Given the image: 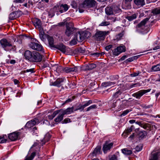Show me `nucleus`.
Wrapping results in <instances>:
<instances>
[{"label": "nucleus", "mask_w": 160, "mask_h": 160, "mask_svg": "<svg viewBox=\"0 0 160 160\" xmlns=\"http://www.w3.org/2000/svg\"><path fill=\"white\" fill-rule=\"evenodd\" d=\"M78 68L77 67L73 68L66 67L63 69V70L66 73L71 72L77 71Z\"/></svg>", "instance_id": "19"}, {"label": "nucleus", "mask_w": 160, "mask_h": 160, "mask_svg": "<svg viewBox=\"0 0 160 160\" xmlns=\"http://www.w3.org/2000/svg\"><path fill=\"white\" fill-rule=\"evenodd\" d=\"M9 19L11 20H13L17 18L14 12L11 13L9 15Z\"/></svg>", "instance_id": "37"}, {"label": "nucleus", "mask_w": 160, "mask_h": 160, "mask_svg": "<svg viewBox=\"0 0 160 160\" xmlns=\"http://www.w3.org/2000/svg\"><path fill=\"white\" fill-rule=\"evenodd\" d=\"M96 3L95 0H85L84 2L80 5V7L84 8L87 7H92L96 6Z\"/></svg>", "instance_id": "4"}, {"label": "nucleus", "mask_w": 160, "mask_h": 160, "mask_svg": "<svg viewBox=\"0 0 160 160\" xmlns=\"http://www.w3.org/2000/svg\"><path fill=\"white\" fill-rule=\"evenodd\" d=\"M49 65L47 63H43V65H42V68H45L49 67Z\"/></svg>", "instance_id": "56"}, {"label": "nucleus", "mask_w": 160, "mask_h": 160, "mask_svg": "<svg viewBox=\"0 0 160 160\" xmlns=\"http://www.w3.org/2000/svg\"><path fill=\"white\" fill-rule=\"evenodd\" d=\"M112 6L114 14L118 13L121 12V9L120 8V6L119 5L113 4L112 5Z\"/></svg>", "instance_id": "24"}, {"label": "nucleus", "mask_w": 160, "mask_h": 160, "mask_svg": "<svg viewBox=\"0 0 160 160\" xmlns=\"http://www.w3.org/2000/svg\"><path fill=\"white\" fill-rule=\"evenodd\" d=\"M70 122V119H69V118H66L65 119H64V120L62 122V124H64V123H66L68 122Z\"/></svg>", "instance_id": "51"}, {"label": "nucleus", "mask_w": 160, "mask_h": 160, "mask_svg": "<svg viewBox=\"0 0 160 160\" xmlns=\"http://www.w3.org/2000/svg\"><path fill=\"white\" fill-rule=\"evenodd\" d=\"M90 34V33L88 31L78 32L75 35L74 38L78 42H81L89 37Z\"/></svg>", "instance_id": "1"}, {"label": "nucleus", "mask_w": 160, "mask_h": 160, "mask_svg": "<svg viewBox=\"0 0 160 160\" xmlns=\"http://www.w3.org/2000/svg\"><path fill=\"white\" fill-rule=\"evenodd\" d=\"M105 12L107 14L111 15L114 14L113 11V8L112 6L111 7H107L105 9Z\"/></svg>", "instance_id": "25"}, {"label": "nucleus", "mask_w": 160, "mask_h": 160, "mask_svg": "<svg viewBox=\"0 0 160 160\" xmlns=\"http://www.w3.org/2000/svg\"><path fill=\"white\" fill-rule=\"evenodd\" d=\"M152 105H148V106H146L145 105H143L142 106V107H143V108H144L147 109V108H151L152 107Z\"/></svg>", "instance_id": "58"}, {"label": "nucleus", "mask_w": 160, "mask_h": 160, "mask_svg": "<svg viewBox=\"0 0 160 160\" xmlns=\"http://www.w3.org/2000/svg\"><path fill=\"white\" fill-rule=\"evenodd\" d=\"M146 134V132L145 131H141L139 132V134L141 137H144Z\"/></svg>", "instance_id": "52"}, {"label": "nucleus", "mask_w": 160, "mask_h": 160, "mask_svg": "<svg viewBox=\"0 0 160 160\" xmlns=\"http://www.w3.org/2000/svg\"><path fill=\"white\" fill-rule=\"evenodd\" d=\"M78 51L79 52L81 53H83L85 52V51L82 48H80L78 49Z\"/></svg>", "instance_id": "63"}, {"label": "nucleus", "mask_w": 160, "mask_h": 160, "mask_svg": "<svg viewBox=\"0 0 160 160\" xmlns=\"http://www.w3.org/2000/svg\"><path fill=\"white\" fill-rule=\"evenodd\" d=\"M112 47V45H109L106 46L105 48V49L106 50L108 51Z\"/></svg>", "instance_id": "54"}, {"label": "nucleus", "mask_w": 160, "mask_h": 160, "mask_svg": "<svg viewBox=\"0 0 160 160\" xmlns=\"http://www.w3.org/2000/svg\"><path fill=\"white\" fill-rule=\"evenodd\" d=\"M60 112L57 117L54 119V121L56 122H60L63 119L64 115L62 111H61Z\"/></svg>", "instance_id": "20"}, {"label": "nucleus", "mask_w": 160, "mask_h": 160, "mask_svg": "<svg viewBox=\"0 0 160 160\" xmlns=\"http://www.w3.org/2000/svg\"><path fill=\"white\" fill-rule=\"evenodd\" d=\"M62 109H60L54 111L53 113L52 114V116L54 118L55 117L59 112L61 111Z\"/></svg>", "instance_id": "48"}, {"label": "nucleus", "mask_w": 160, "mask_h": 160, "mask_svg": "<svg viewBox=\"0 0 160 160\" xmlns=\"http://www.w3.org/2000/svg\"><path fill=\"white\" fill-rule=\"evenodd\" d=\"M54 48H56L64 53L66 51V47L62 43H60L56 46L55 45Z\"/></svg>", "instance_id": "15"}, {"label": "nucleus", "mask_w": 160, "mask_h": 160, "mask_svg": "<svg viewBox=\"0 0 160 160\" xmlns=\"http://www.w3.org/2000/svg\"><path fill=\"white\" fill-rule=\"evenodd\" d=\"M32 62H40L42 58V55L38 52H33Z\"/></svg>", "instance_id": "6"}, {"label": "nucleus", "mask_w": 160, "mask_h": 160, "mask_svg": "<svg viewBox=\"0 0 160 160\" xmlns=\"http://www.w3.org/2000/svg\"><path fill=\"white\" fill-rule=\"evenodd\" d=\"M71 5L72 8H75L77 7V4L75 2H72L71 3Z\"/></svg>", "instance_id": "53"}, {"label": "nucleus", "mask_w": 160, "mask_h": 160, "mask_svg": "<svg viewBox=\"0 0 160 160\" xmlns=\"http://www.w3.org/2000/svg\"><path fill=\"white\" fill-rule=\"evenodd\" d=\"M121 93L122 92L120 90H118L113 95V97L114 98H118Z\"/></svg>", "instance_id": "40"}, {"label": "nucleus", "mask_w": 160, "mask_h": 160, "mask_svg": "<svg viewBox=\"0 0 160 160\" xmlns=\"http://www.w3.org/2000/svg\"><path fill=\"white\" fill-rule=\"evenodd\" d=\"M141 73V72L139 71H138L136 72H134L130 74V76L131 77H135L138 76L139 74Z\"/></svg>", "instance_id": "43"}, {"label": "nucleus", "mask_w": 160, "mask_h": 160, "mask_svg": "<svg viewBox=\"0 0 160 160\" xmlns=\"http://www.w3.org/2000/svg\"><path fill=\"white\" fill-rule=\"evenodd\" d=\"M159 155V152H157L154 154H152L149 160H158V157Z\"/></svg>", "instance_id": "30"}, {"label": "nucleus", "mask_w": 160, "mask_h": 160, "mask_svg": "<svg viewBox=\"0 0 160 160\" xmlns=\"http://www.w3.org/2000/svg\"><path fill=\"white\" fill-rule=\"evenodd\" d=\"M77 40L74 38L70 42V44L71 45H73L76 44L77 43Z\"/></svg>", "instance_id": "44"}, {"label": "nucleus", "mask_w": 160, "mask_h": 160, "mask_svg": "<svg viewBox=\"0 0 160 160\" xmlns=\"http://www.w3.org/2000/svg\"><path fill=\"white\" fill-rule=\"evenodd\" d=\"M142 146L141 145L137 146L135 148V149L137 152H139L142 149Z\"/></svg>", "instance_id": "46"}, {"label": "nucleus", "mask_w": 160, "mask_h": 160, "mask_svg": "<svg viewBox=\"0 0 160 160\" xmlns=\"http://www.w3.org/2000/svg\"><path fill=\"white\" fill-rule=\"evenodd\" d=\"M152 71L158 72L160 71V64L153 66L151 68Z\"/></svg>", "instance_id": "31"}, {"label": "nucleus", "mask_w": 160, "mask_h": 160, "mask_svg": "<svg viewBox=\"0 0 160 160\" xmlns=\"http://www.w3.org/2000/svg\"><path fill=\"white\" fill-rule=\"evenodd\" d=\"M32 22L36 28L38 29L39 31L43 29L42 27L41 21L40 19L35 18L33 20Z\"/></svg>", "instance_id": "11"}, {"label": "nucleus", "mask_w": 160, "mask_h": 160, "mask_svg": "<svg viewBox=\"0 0 160 160\" xmlns=\"http://www.w3.org/2000/svg\"><path fill=\"white\" fill-rule=\"evenodd\" d=\"M135 4L139 7L143 6L145 4L144 0H133Z\"/></svg>", "instance_id": "23"}, {"label": "nucleus", "mask_w": 160, "mask_h": 160, "mask_svg": "<svg viewBox=\"0 0 160 160\" xmlns=\"http://www.w3.org/2000/svg\"><path fill=\"white\" fill-rule=\"evenodd\" d=\"M34 68H31L30 69H27L26 70H25L24 71V72H30L31 73H33V72H34Z\"/></svg>", "instance_id": "50"}, {"label": "nucleus", "mask_w": 160, "mask_h": 160, "mask_svg": "<svg viewBox=\"0 0 160 160\" xmlns=\"http://www.w3.org/2000/svg\"><path fill=\"white\" fill-rule=\"evenodd\" d=\"M97 108V106L95 105H93L88 108L86 109V111H88L90 110L96 108Z\"/></svg>", "instance_id": "42"}, {"label": "nucleus", "mask_w": 160, "mask_h": 160, "mask_svg": "<svg viewBox=\"0 0 160 160\" xmlns=\"http://www.w3.org/2000/svg\"><path fill=\"white\" fill-rule=\"evenodd\" d=\"M109 31H98L95 33L93 37L97 41L103 40L106 36L109 33Z\"/></svg>", "instance_id": "2"}, {"label": "nucleus", "mask_w": 160, "mask_h": 160, "mask_svg": "<svg viewBox=\"0 0 160 160\" xmlns=\"http://www.w3.org/2000/svg\"><path fill=\"white\" fill-rule=\"evenodd\" d=\"M152 15L151 13L150 14L149 16V18H147L142 20L140 23L138 24L136 26L137 28H142L143 26H144L147 22L148 21L149 19L151 18L153 19V18L152 17Z\"/></svg>", "instance_id": "12"}, {"label": "nucleus", "mask_w": 160, "mask_h": 160, "mask_svg": "<svg viewBox=\"0 0 160 160\" xmlns=\"http://www.w3.org/2000/svg\"><path fill=\"white\" fill-rule=\"evenodd\" d=\"M29 47L32 49L38 51H41L42 49V46L35 42H32L29 44Z\"/></svg>", "instance_id": "8"}, {"label": "nucleus", "mask_w": 160, "mask_h": 160, "mask_svg": "<svg viewBox=\"0 0 160 160\" xmlns=\"http://www.w3.org/2000/svg\"><path fill=\"white\" fill-rule=\"evenodd\" d=\"M110 160H117V158L116 156L115 155H113L111 157Z\"/></svg>", "instance_id": "64"}, {"label": "nucleus", "mask_w": 160, "mask_h": 160, "mask_svg": "<svg viewBox=\"0 0 160 160\" xmlns=\"http://www.w3.org/2000/svg\"><path fill=\"white\" fill-rule=\"evenodd\" d=\"M119 76L118 75H114L110 77V79L112 81V82H115L116 84L118 82V80L119 78Z\"/></svg>", "instance_id": "35"}, {"label": "nucleus", "mask_w": 160, "mask_h": 160, "mask_svg": "<svg viewBox=\"0 0 160 160\" xmlns=\"http://www.w3.org/2000/svg\"><path fill=\"white\" fill-rule=\"evenodd\" d=\"M51 137V135L49 133H47L46 135L44 138L42 140V142H44L43 143H42V145H43L45 144V142H48L49 140Z\"/></svg>", "instance_id": "33"}, {"label": "nucleus", "mask_w": 160, "mask_h": 160, "mask_svg": "<svg viewBox=\"0 0 160 160\" xmlns=\"http://www.w3.org/2000/svg\"><path fill=\"white\" fill-rule=\"evenodd\" d=\"M137 86H140V84L139 83H136L131 85V88L135 87Z\"/></svg>", "instance_id": "60"}, {"label": "nucleus", "mask_w": 160, "mask_h": 160, "mask_svg": "<svg viewBox=\"0 0 160 160\" xmlns=\"http://www.w3.org/2000/svg\"><path fill=\"white\" fill-rule=\"evenodd\" d=\"M64 78H58L51 85L60 87L62 85V83L64 82Z\"/></svg>", "instance_id": "13"}, {"label": "nucleus", "mask_w": 160, "mask_h": 160, "mask_svg": "<svg viewBox=\"0 0 160 160\" xmlns=\"http://www.w3.org/2000/svg\"><path fill=\"white\" fill-rule=\"evenodd\" d=\"M14 12L15 14V16L17 18L20 17L22 14V12L20 11H17Z\"/></svg>", "instance_id": "41"}, {"label": "nucleus", "mask_w": 160, "mask_h": 160, "mask_svg": "<svg viewBox=\"0 0 160 160\" xmlns=\"http://www.w3.org/2000/svg\"><path fill=\"white\" fill-rule=\"evenodd\" d=\"M123 35V34L122 33H120L117 36V38L119 39L122 37Z\"/></svg>", "instance_id": "59"}, {"label": "nucleus", "mask_w": 160, "mask_h": 160, "mask_svg": "<svg viewBox=\"0 0 160 160\" xmlns=\"http://www.w3.org/2000/svg\"><path fill=\"white\" fill-rule=\"evenodd\" d=\"M74 108L72 107L71 108H68L66 110H62V109L61 111L64 114H68L71 113L73 112Z\"/></svg>", "instance_id": "27"}, {"label": "nucleus", "mask_w": 160, "mask_h": 160, "mask_svg": "<svg viewBox=\"0 0 160 160\" xmlns=\"http://www.w3.org/2000/svg\"><path fill=\"white\" fill-rule=\"evenodd\" d=\"M122 153L124 154L127 155H131L132 153V150H129L126 148L122 149Z\"/></svg>", "instance_id": "32"}, {"label": "nucleus", "mask_w": 160, "mask_h": 160, "mask_svg": "<svg viewBox=\"0 0 160 160\" xmlns=\"http://www.w3.org/2000/svg\"><path fill=\"white\" fill-rule=\"evenodd\" d=\"M24 1V0H13V2L16 3H22Z\"/></svg>", "instance_id": "57"}, {"label": "nucleus", "mask_w": 160, "mask_h": 160, "mask_svg": "<svg viewBox=\"0 0 160 160\" xmlns=\"http://www.w3.org/2000/svg\"><path fill=\"white\" fill-rule=\"evenodd\" d=\"M101 149V147L100 146H98L92 152V154L93 155L96 156L97 154H100Z\"/></svg>", "instance_id": "29"}, {"label": "nucleus", "mask_w": 160, "mask_h": 160, "mask_svg": "<svg viewBox=\"0 0 160 160\" xmlns=\"http://www.w3.org/2000/svg\"><path fill=\"white\" fill-rule=\"evenodd\" d=\"M92 103V100H89L86 103L84 104V105H82L79 107H78V108L75 110V111H77L78 110H81V111H82L83 110L84 108L85 107L89 106L90 104Z\"/></svg>", "instance_id": "18"}, {"label": "nucleus", "mask_w": 160, "mask_h": 160, "mask_svg": "<svg viewBox=\"0 0 160 160\" xmlns=\"http://www.w3.org/2000/svg\"><path fill=\"white\" fill-rule=\"evenodd\" d=\"M69 6L66 4H62L60 5L55 6L53 8L54 10L58 9V11L61 13L67 11L69 8Z\"/></svg>", "instance_id": "5"}, {"label": "nucleus", "mask_w": 160, "mask_h": 160, "mask_svg": "<svg viewBox=\"0 0 160 160\" xmlns=\"http://www.w3.org/2000/svg\"><path fill=\"white\" fill-rule=\"evenodd\" d=\"M151 13H152L153 15L160 14V7L154 8L152 10Z\"/></svg>", "instance_id": "34"}, {"label": "nucleus", "mask_w": 160, "mask_h": 160, "mask_svg": "<svg viewBox=\"0 0 160 160\" xmlns=\"http://www.w3.org/2000/svg\"><path fill=\"white\" fill-rule=\"evenodd\" d=\"M39 123L38 119L35 118L33 120L28 122L26 124L25 127L28 128H30L33 126L35 125L38 124Z\"/></svg>", "instance_id": "9"}, {"label": "nucleus", "mask_w": 160, "mask_h": 160, "mask_svg": "<svg viewBox=\"0 0 160 160\" xmlns=\"http://www.w3.org/2000/svg\"><path fill=\"white\" fill-rule=\"evenodd\" d=\"M116 84L115 82H108L102 83V86L103 87H107L109 86H113Z\"/></svg>", "instance_id": "28"}, {"label": "nucleus", "mask_w": 160, "mask_h": 160, "mask_svg": "<svg viewBox=\"0 0 160 160\" xmlns=\"http://www.w3.org/2000/svg\"><path fill=\"white\" fill-rule=\"evenodd\" d=\"M117 48L120 53H121L122 52H125V48L123 46L118 47Z\"/></svg>", "instance_id": "39"}, {"label": "nucleus", "mask_w": 160, "mask_h": 160, "mask_svg": "<svg viewBox=\"0 0 160 160\" xmlns=\"http://www.w3.org/2000/svg\"><path fill=\"white\" fill-rule=\"evenodd\" d=\"M120 53L119 51L118 50L117 48H115L114 50V51L113 52V54L115 56L118 55Z\"/></svg>", "instance_id": "49"}, {"label": "nucleus", "mask_w": 160, "mask_h": 160, "mask_svg": "<svg viewBox=\"0 0 160 160\" xmlns=\"http://www.w3.org/2000/svg\"><path fill=\"white\" fill-rule=\"evenodd\" d=\"M96 67V66L95 64L94 63L89 64L85 65L84 70L85 71L91 70L95 68Z\"/></svg>", "instance_id": "22"}, {"label": "nucleus", "mask_w": 160, "mask_h": 160, "mask_svg": "<svg viewBox=\"0 0 160 160\" xmlns=\"http://www.w3.org/2000/svg\"><path fill=\"white\" fill-rule=\"evenodd\" d=\"M110 24V22H109L104 21L102 22L100 25V26H108Z\"/></svg>", "instance_id": "47"}, {"label": "nucleus", "mask_w": 160, "mask_h": 160, "mask_svg": "<svg viewBox=\"0 0 160 160\" xmlns=\"http://www.w3.org/2000/svg\"><path fill=\"white\" fill-rule=\"evenodd\" d=\"M56 9L54 10L53 9L52 10L51 9L48 12V15L50 18H52L54 15V12H52L53 10H55Z\"/></svg>", "instance_id": "45"}, {"label": "nucleus", "mask_w": 160, "mask_h": 160, "mask_svg": "<svg viewBox=\"0 0 160 160\" xmlns=\"http://www.w3.org/2000/svg\"><path fill=\"white\" fill-rule=\"evenodd\" d=\"M47 39L48 40L50 47L51 48H54L55 45L53 44L54 39L52 37L48 35Z\"/></svg>", "instance_id": "26"}, {"label": "nucleus", "mask_w": 160, "mask_h": 160, "mask_svg": "<svg viewBox=\"0 0 160 160\" xmlns=\"http://www.w3.org/2000/svg\"><path fill=\"white\" fill-rule=\"evenodd\" d=\"M0 43L4 48L7 47H12V45L10 41L4 38L0 40Z\"/></svg>", "instance_id": "7"}, {"label": "nucleus", "mask_w": 160, "mask_h": 160, "mask_svg": "<svg viewBox=\"0 0 160 160\" xmlns=\"http://www.w3.org/2000/svg\"><path fill=\"white\" fill-rule=\"evenodd\" d=\"M48 36V35L45 34L43 29L39 31V38L43 42H45Z\"/></svg>", "instance_id": "16"}, {"label": "nucleus", "mask_w": 160, "mask_h": 160, "mask_svg": "<svg viewBox=\"0 0 160 160\" xmlns=\"http://www.w3.org/2000/svg\"><path fill=\"white\" fill-rule=\"evenodd\" d=\"M33 53L29 50L26 51L24 54V57L26 59L31 61Z\"/></svg>", "instance_id": "17"}, {"label": "nucleus", "mask_w": 160, "mask_h": 160, "mask_svg": "<svg viewBox=\"0 0 160 160\" xmlns=\"http://www.w3.org/2000/svg\"><path fill=\"white\" fill-rule=\"evenodd\" d=\"M113 145V143L111 142L108 143V141H107L103 147V150L104 153H107L108 150H109L112 147Z\"/></svg>", "instance_id": "14"}, {"label": "nucleus", "mask_w": 160, "mask_h": 160, "mask_svg": "<svg viewBox=\"0 0 160 160\" xmlns=\"http://www.w3.org/2000/svg\"><path fill=\"white\" fill-rule=\"evenodd\" d=\"M100 53L98 52H95L94 53H92L91 54V55L92 56H96V57H98L100 55Z\"/></svg>", "instance_id": "55"}, {"label": "nucleus", "mask_w": 160, "mask_h": 160, "mask_svg": "<svg viewBox=\"0 0 160 160\" xmlns=\"http://www.w3.org/2000/svg\"><path fill=\"white\" fill-rule=\"evenodd\" d=\"M76 30V28L74 27V25L72 23H69L66 24L65 34L67 36H70Z\"/></svg>", "instance_id": "3"}, {"label": "nucleus", "mask_w": 160, "mask_h": 160, "mask_svg": "<svg viewBox=\"0 0 160 160\" xmlns=\"http://www.w3.org/2000/svg\"><path fill=\"white\" fill-rule=\"evenodd\" d=\"M137 17V15L136 14H134L131 16H127L126 18L129 21H132L133 19H136Z\"/></svg>", "instance_id": "36"}, {"label": "nucleus", "mask_w": 160, "mask_h": 160, "mask_svg": "<svg viewBox=\"0 0 160 160\" xmlns=\"http://www.w3.org/2000/svg\"><path fill=\"white\" fill-rule=\"evenodd\" d=\"M132 131V127H130L129 128H128L125 131L126 133H127L128 134L130 132H131Z\"/></svg>", "instance_id": "61"}, {"label": "nucleus", "mask_w": 160, "mask_h": 160, "mask_svg": "<svg viewBox=\"0 0 160 160\" xmlns=\"http://www.w3.org/2000/svg\"><path fill=\"white\" fill-rule=\"evenodd\" d=\"M18 133L16 132H13L9 134L8 137L9 138L11 141H14L16 140L18 138Z\"/></svg>", "instance_id": "21"}, {"label": "nucleus", "mask_w": 160, "mask_h": 160, "mask_svg": "<svg viewBox=\"0 0 160 160\" xmlns=\"http://www.w3.org/2000/svg\"><path fill=\"white\" fill-rule=\"evenodd\" d=\"M132 110L131 109H127L124 111L120 115V116H124L127 115L128 112L131 111Z\"/></svg>", "instance_id": "38"}, {"label": "nucleus", "mask_w": 160, "mask_h": 160, "mask_svg": "<svg viewBox=\"0 0 160 160\" xmlns=\"http://www.w3.org/2000/svg\"><path fill=\"white\" fill-rule=\"evenodd\" d=\"M150 90H142L138 92L134 93L132 96L135 97L137 99H140V98L144 94L149 92Z\"/></svg>", "instance_id": "10"}, {"label": "nucleus", "mask_w": 160, "mask_h": 160, "mask_svg": "<svg viewBox=\"0 0 160 160\" xmlns=\"http://www.w3.org/2000/svg\"><path fill=\"white\" fill-rule=\"evenodd\" d=\"M134 60L133 59V57H130L129 58L127 59L126 60V61L127 62H131L133 61Z\"/></svg>", "instance_id": "62"}]
</instances>
